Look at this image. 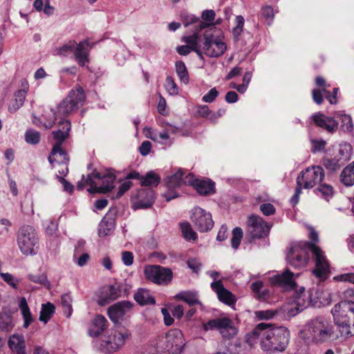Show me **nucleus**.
Instances as JSON below:
<instances>
[{"label":"nucleus","instance_id":"1","mask_svg":"<svg viewBox=\"0 0 354 354\" xmlns=\"http://www.w3.org/2000/svg\"><path fill=\"white\" fill-rule=\"evenodd\" d=\"M309 239L310 241H299L292 243L287 253V261L295 268L304 267L309 259L308 250L311 251L315 262L313 273L322 280L326 279L330 272V265L324 253L316 243L319 241L317 232L309 227Z\"/></svg>","mask_w":354,"mask_h":354},{"label":"nucleus","instance_id":"2","mask_svg":"<svg viewBox=\"0 0 354 354\" xmlns=\"http://www.w3.org/2000/svg\"><path fill=\"white\" fill-rule=\"evenodd\" d=\"M290 334L282 326H274L270 324L260 323L245 335V342L253 346L259 344L263 351H283L289 343Z\"/></svg>","mask_w":354,"mask_h":354},{"label":"nucleus","instance_id":"3","mask_svg":"<svg viewBox=\"0 0 354 354\" xmlns=\"http://www.w3.org/2000/svg\"><path fill=\"white\" fill-rule=\"evenodd\" d=\"M301 337L307 343L322 344L336 339L337 335L329 319L317 317L306 325Z\"/></svg>","mask_w":354,"mask_h":354},{"label":"nucleus","instance_id":"4","mask_svg":"<svg viewBox=\"0 0 354 354\" xmlns=\"http://www.w3.org/2000/svg\"><path fill=\"white\" fill-rule=\"evenodd\" d=\"M131 336V332L122 326L110 329L106 334L93 340L94 346L105 354H111L122 349Z\"/></svg>","mask_w":354,"mask_h":354},{"label":"nucleus","instance_id":"5","mask_svg":"<svg viewBox=\"0 0 354 354\" xmlns=\"http://www.w3.org/2000/svg\"><path fill=\"white\" fill-rule=\"evenodd\" d=\"M331 313L341 336L348 337L354 335V302L342 301L336 304Z\"/></svg>","mask_w":354,"mask_h":354},{"label":"nucleus","instance_id":"6","mask_svg":"<svg viewBox=\"0 0 354 354\" xmlns=\"http://www.w3.org/2000/svg\"><path fill=\"white\" fill-rule=\"evenodd\" d=\"M59 129L53 132L54 138L57 142L53 146L48 161L50 164L54 162L66 164L68 161L66 153L62 149V143L68 137L71 128L68 120H61L58 123Z\"/></svg>","mask_w":354,"mask_h":354},{"label":"nucleus","instance_id":"7","mask_svg":"<svg viewBox=\"0 0 354 354\" xmlns=\"http://www.w3.org/2000/svg\"><path fill=\"white\" fill-rule=\"evenodd\" d=\"M17 244L24 255H35L38 252V238L35 230L30 225L22 226L17 234Z\"/></svg>","mask_w":354,"mask_h":354},{"label":"nucleus","instance_id":"8","mask_svg":"<svg viewBox=\"0 0 354 354\" xmlns=\"http://www.w3.org/2000/svg\"><path fill=\"white\" fill-rule=\"evenodd\" d=\"M214 28L206 30L203 34V51L209 57H218L227 50V45L222 39L216 36Z\"/></svg>","mask_w":354,"mask_h":354},{"label":"nucleus","instance_id":"9","mask_svg":"<svg viewBox=\"0 0 354 354\" xmlns=\"http://www.w3.org/2000/svg\"><path fill=\"white\" fill-rule=\"evenodd\" d=\"M86 96L80 86L71 90L68 95L57 106L58 114L67 116L76 111L83 105Z\"/></svg>","mask_w":354,"mask_h":354},{"label":"nucleus","instance_id":"10","mask_svg":"<svg viewBox=\"0 0 354 354\" xmlns=\"http://www.w3.org/2000/svg\"><path fill=\"white\" fill-rule=\"evenodd\" d=\"M204 330H216L225 339L234 337L238 333V328L234 322L227 317H217L203 324Z\"/></svg>","mask_w":354,"mask_h":354},{"label":"nucleus","instance_id":"11","mask_svg":"<svg viewBox=\"0 0 354 354\" xmlns=\"http://www.w3.org/2000/svg\"><path fill=\"white\" fill-rule=\"evenodd\" d=\"M324 171L319 166H313L302 171L297 178V184L304 189H310L322 181Z\"/></svg>","mask_w":354,"mask_h":354},{"label":"nucleus","instance_id":"12","mask_svg":"<svg viewBox=\"0 0 354 354\" xmlns=\"http://www.w3.org/2000/svg\"><path fill=\"white\" fill-rule=\"evenodd\" d=\"M270 226L263 219L256 215L248 217L247 222V234L250 241L268 236Z\"/></svg>","mask_w":354,"mask_h":354},{"label":"nucleus","instance_id":"13","mask_svg":"<svg viewBox=\"0 0 354 354\" xmlns=\"http://www.w3.org/2000/svg\"><path fill=\"white\" fill-rule=\"evenodd\" d=\"M351 145L347 142L340 143L334 158L326 159L324 160V165L327 169L335 171L351 159Z\"/></svg>","mask_w":354,"mask_h":354},{"label":"nucleus","instance_id":"14","mask_svg":"<svg viewBox=\"0 0 354 354\" xmlns=\"http://www.w3.org/2000/svg\"><path fill=\"white\" fill-rule=\"evenodd\" d=\"M93 175L95 178L102 180V185L100 186L94 185L95 183L91 176H87L85 183L91 185V188L88 189V192L106 194L114 187L116 177L112 171H108L106 174L102 176L97 172L93 174Z\"/></svg>","mask_w":354,"mask_h":354},{"label":"nucleus","instance_id":"15","mask_svg":"<svg viewBox=\"0 0 354 354\" xmlns=\"http://www.w3.org/2000/svg\"><path fill=\"white\" fill-rule=\"evenodd\" d=\"M145 274L149 280L159 285H167L172 279V272L169 268L160 266H148L145 268Z\"/></svg>","mask_w":354,"mask_h":354},{"label":"nucleus","instance_id":"16","mask_svg":"<svg viewBox=\"0 0 354 354\" xmlns=\"http://www.w3.org/2000/svg\"><path fill=\"white\" fill-rule=\"evenodd\" d=\"M191 219L195 227L201 232H208L214 226L212 214L199 207L193 209Z\"/></svg>","mask_w":354,"mask_h":354},{"label":"nucleus","instance_id":"17","mask_svg":"<svg viewBox=\"0 0 354 354\" xmlns=\"http://www.w3.org/2000/svg\"><path fill=\"white\" fill-rule=\"evenodd\" d=\"M165 348L173 354H180L185 345L182 332L178 329L170 330L165 337Z\"/></svg>","mask_w":354,"mask_h":354},{"label":"nucleus","instance_id":"18","mask_svg":"<svg viewBox=\"0 0 354 354\" xmlns=\"http://www.w3.org/2000/svg\"><path fill=\"white\" fill-rule=\"evenodd\" d=\"M311 303V295L304 288H301L297 291L293 297L292 304L295 306V310L292 308L289 310L292 315H295L304 309L310 306Z\"/></svg>","mask_w":354,"mask_h":354},{"label":"nucleus","instance_id":"19","mask_svg":"<svg viewBox=\"0 0 354 354\" xmlns=\"http://www.w3.org/2000/svg\"><path fill=\"white\" fill-rule=\"evenodd\" d=\"M29 91V84L26 79H23L20 82L19 88L14 93V100L12 101L8 106V111L10 113H15L19 110L24 104L26 94Z\"/></svg>","mask_w":354,"mask_h":354},{"label":"nucleus","instance_id":"20","mask_svg":"<svg viewBox=\"0 0 354 354\" xmlns=\"http://www.w3.org/2000/svg\"><path fill=\"white\" fill-rule=\"evenodd\" d=\"M210 286L211 288L216 293L218 299L221 302L228 306H231L236 302L235 297L230 291L224 288L221 279L212 282Z\"/></svg>","mask_w":354,"mask_h":354},{"label":"nucleus","instance_id":"21","mask_svg":"<svg viewBox=\"0 0 354 354\" xmlns=\"http://www.w3.org/2000/svg\"><path fill=\"white\" fill-rule=\"evenodd\" d=\"M132 304L129 301H120L110 306L108 309V315L111 320L118 322L131 309Z\"/></svg>","mask_w":354,"mask_h":354},{"label":"nucleus","instance_id":"22","mask_svg":"<svg viewBox=\"0 0 354 354\" xmlns=\"http://www.w3.org/2000/svg\"><path fill=\"white\" fill-rule=\"evenodd\" d=\"M92 47L93 45L88 40L80 41L78 44L75 43L73 53L75 60L81 66H85L86 63L88 62L89 51Z\"/></svg>","mask_w":354,"mask_h":354},{"label":"nucleus","instance_id":"23","mask_svg":"<svg viewBox=\"0 0 354 354\" xmlns=\"http://www.w3.org/2000/svg\"><path fill=\"white\" fill-rule=\"evenodd\" d=\"M312 118L317 127L329 133H333L337 129L338 123L333 118L327 117L323 113H316L312 116Z\"/></svg>","mask_w":354,"mask_h":354},{"label":"nucleus","instance_id":"24","mask_svg":"<svg viewBox=\"0 0 354 354\" xmlns=\"http://www.w3.org/2000/svg\"><path fill=\"white\" fill-rule=\"evenodd\" d=\"M272 283L285 289H292L295 286L293 272L286 270L281 274H276L272 278Z\"/></svg>","mask_w":354,"mask_h":354},{"label":"nucleus","instance_id":"25","mask_svg":"<svg viewBox=\"0 0 354 354\" xmlns=\"http://www.w3.org/2000/svg\"><path fill=\"white\" fill-rule=\"evenodd\" d=\"M108 326L109 324L106 319L104 316L98 315L93 319L88 333L91 337H98L104 333Z\"/></svg>","mask_w":354,"mask_h":354},{"label":"nucleus","instance_id":"26","mask_svg":"<svg viewBox=\"0 0 354 354\" xmlns=\"http://www.w3.org/2000/svg\"><path fill=\"white\" fill-rule=\"evenodd\" d=\"M154 202V192L151 189H142L138 193V201L135 203L136 208H148Z\"/></svg>","mask_w":354,"mask_h":354},{"label":"nucleus","instance_id":"27","mask_svg":"<svg viewBox=\"0 0 354 354\" xmlns=\"http://www.w3.org/2000/svg\"><path fill=\"white\" fill-rule=\"evenodd\" d=\"M57 120L56 112L52 109L49 108L44 111L41 118L33 120V122L38 126H42L46 129H50L54 125Z\"/></svg>","mask_w":354,"mask_h":354},{"label":"nucleus","instance_id":"28","mask_svg":"<svg viewBox=\"0 0 354 354\" xmlns=\"http://www.w3.org/2000/svg\"><path fill=\"white\" fill-rule=\"evenodd\" d=\"M10 349L16 354H26L24 336L21 335H13L8 341Z\"/></svg>","mask_w":354,"mask_h":354},{"label":"nucleus","instance_id":"29","mask_svg":"<svg viewBox=\"0 0 354 354\" xmlns=\"http://www.w3.org/2000/svg\"><path fill=\"white\" fill-rule=\"evenodd\" d=\"M176 298L185 301L189 306L198 304L203 309V305L199 301L198 293L195 291L180 292L176 295Z\"/></svg>","mask_w":354,"mask_h":354},{"label":"nucleus","instance_id":"30","mask_svg":"<svg viewBox=\"0 0 354 354\" xmlns=\"http://www.w3.org/2000/svg\"><path fill=\"white\" fill-rule=\"evenodd\" d=\"M340 182L346 187L354 185V161L344 168L339 176Z\"/></svg>","mask_w":354,"mask_h":354},{"label":"nucleus","instance_id":"31","mask_svg":"<svg viewBox=\"0 0 354 354\" xmlns=\"http://www.w3.org/2000/svg\"><path fill=\"white\" fill-rule=\"evenodd\" d=\"M19 308L24 319L23 326L24 328H27L30 325V324L32 323L34 319L32 316V313L25 297H21L20 299Z\"/></svg>","mask_w":354,"mask_h":354},{"label":"nucleus","instance_id":"32","mask_svg":"<svg viewBox=\"0 0 354 354\" xmlns=\"http://www.w3.org/2000/svg\"><path fill=\"white\" fill-rule=\"evenodd\" d=\"M194 188L201 195H209L214 192V183L210 180H198L194 184Z\"/></svg>","mask_w":354,"mask_h":354},{"label":"nucleus","instance_id":"33","mask_svg":"<svg viewBox=\"0 0 354 354\" xmlns=\"http://www.w3.org/2000/svg\"><path fill=\"white\" fill-rule=\"evenodd\" d=\"M135 300L142 306L154 304L155 299L150 292L145 289L139 290L134 295Z\"/></svg>","mask_w":354,"mask_h":354},{"label":"nucleus","instance_id":"34","mask_svg":"<svg viewBox=\"0 0 354 354\" xmlns=\"http://www.w3.org/2000/svg\"><path fill=\"white\" fill-rule=\"evenodd\" d=\"M55 307L53 304L50 302L43 304L41 305V308L39 317V321L44 322V324H47L48 322L51 318L52 315L55 313Z\"/></svg>","mask_w":354,"mask_h":354},{"label":"nucleus","instance_id":"35","mask_svg":"<svg viewBox=\"0 0 354 354\" xmlns=\"http://www.w3.org/2000/svg\"><path fill=\"white\" fill-rule=\"evenodd\" d=\"M115 227L114 221L104 218L99 225L98 234L100 236L110 234Z\"/></svg>","mask_w":354,"mask_h":354},{"label":"nucleus","instance_id":"36","mask_svg":"<svg viewBox=\"0 0 354 354\" xmlns=\"http://www.w3.org/2000/svg\"><path fill=\"white\" fill-rule=\"evenodd\" d=\"M160 180V177L153 171L148 172L145 176L140 178V184L142 186H157Z\"/></svg>","mask_w":354,"mask_h":354},{"label":"nucleus","instance_id":"37","mask_svg":"<svg viewBox=\"0 0 354 354\" xmlns=\"http://www.w3.org/2000/svg\"><path fill=\"white\" fill-rule=\"evenodd\" d=\"M176 71L181 82L187 84L189 81V77L183 62L178 61L176 62Z\"/></svg>","mask_w":354,"mask_h":354},{"label":"nucleus","instance_id":"38","mask_svg":"<svg viewBox=\"0 0 354 354\" xmlns=\"http://www.w3.org/2000/svg\"><path fill=\"white\" fill-rule=\"evenodd\" d=\"M180 230L183 237L187 241H195L197 239V234L194 231L189 223H180Z\"/></svg>","mask_w":354,"mask_h":354},{"label":"nucleus","instance_id":"39","mask_svg":"<svg viewBox=\"0 0 354 354\" xmlns=\"http://www.w3.org/2000/svg\"><path fill=\"white\" fill-rule=\"evenodd\" d=\"M251 289L259 299H265L269 295L267 289H263V283L261 281H257L251 284Z\"/></svg>","mask_w":354,"mask_h":354},{"label":"nucleus","instance_id":"40","mask_svg":"<svg viewBox=\"0 0 354 354\" xmlns=\"http://www.w3.org/2000/svg\"><path fill=\"white\" fill-rule=\"evenodd\" d=\"M184 176V173L181 169H178V171L171 175L167 180V185L170 188H174L179 187L182 185V179Z\"/></svg>","mask_w":354,"mask_h":354},{"label":"nucleus","instance_id":"41","mask_svg":"<svg viewBox=\"0 0 354 354\" xmlns=\"http://www.w3.org/2000/svg\"><path fill=\"white\" fill-rule=\"evenodd\" d=\"M72 301V297L69 294H64L62 296V306L64 310V313L67 317H71L73 312Z\"/></svg>","mask_w":354,"mask_h":354},{"label":"nucleus","instance_id":"42","mask_svg":"<svg viewBox=\"0 0 354 354\" xmlns=\"http://www.w3.org/2000/svg\"><path fill=\"white\" fill-rule=\"evenodd\" d=\"M75 48V41H69L59 48H56L55 50V55L68 56L69 54L74 52Z\"/></svg>","mask_w":354,"mask_h":354},{"label":"nucleus","instance_id":"43","mask_svg":"<svg viewBox=\"0 0 354 354\" xmlns=\"http://www.w3.org/2000/svg\"><path fill=\"white\" fill-rule=\"evenodd\" d=\"M317 191L326 201H329L334 194L333 187L330 185L326 183L320 184L317 187Z\"/></svg>","mask_w":354,"mask_h":354},{"label":"nucleus","instance_id":"44","mask_svg":"<svg viewBox=\"0 0 354 354\" xmlns=\"http://www.w3.org/2000/svg\"><path fill=\"white\" fill-rule=\"evenodd\" d=\"M28 278L30 281L40 284L44 287H46L48 289H50V283L49 281L48 280L46 275L44 274H30L28 275Z\"/></svg>","mask_w":354,"mask_h":354},{"label":"nucleus","instance_id":"45","mask_svg":"<svg viewBox=\"0 0 354 354\" xmlns=\"http://www.w3.org/2000/svg\"><path fill=\"white\" fill-rule=\"evenodd\" d=\"M277 313L278 311L273 309L257 310L254 312V317L258 320H269L274 317Z\"/></svg>","mask_w":354,"mask_h":354},{"label":"nucleus","instance_id":"46","mask_svg":"<svg viewBox=\"0 0 354 354\" xmlns=\"http://www.w3.org/2000/svg\"><path fill=\"white\" fill-rule=\"evenodd\" d=\"M200 36L197 32L192 34V35L183 37L182 41L187 44L192 50H196V48L202 46L200 44Z\"/></svg>","mask_w":354,"mask_h":354},{"label":"nucleus","instance_id":"47","mask_svg":"<svg viewBox=\"0 0 354 354\" xmlns=\"http://www.w3.org/2000/svg\"><path fill=\"white\" fill-rule=\"evenodd\" d=\"M25 140L28 144L36 145L40 140V133L34 129H28L26 131Z\"/></svg>","mask_w":354,"mask_h":354},{"label":"nucleus","instance_id":"48","mask_svg":"<svg viewBox=\"0 0 354 354\" xmlns=\"http://www.w3.org/2000/svg\"><path fill=\"white\" fill-rule=\"evenodd\" d=\"M243 237V231L241 227H236L232 231L231 245L234 249H237Z\"/></svg>","mask_w":354,"mask_h":354},{"label":"nucleus","instance_id":"49","mask_svg":"<svg viewBox=\"0 0 354 354\" xmlns=\"http://www.w3.org/2000/svg\"><path fill=\"white\" fill-rule=\"evenodd\" d=\"M341 122V128L344 131H351L353 129V124L351 117L347 114H341L339 115Z\"/></svg>","mask_w":354,"mask_h":354},{"label":"nucleus","instance_id":"50","mask_svg":"<svg viewBox=\"0 0 354 354\" xmlns=\"http://www.w3.org/2000/svg\"><path fill=\"white\" fill-rule=\"evenodd\" d=\"M199 22V28L201 30L207 28L209 25L203 21H199V19L193 15H188L185 17L183 23L185 26H188L189 24Z\"/></svg>","mask_w":354,"mask_h":354},{"label":"nucleus","instance_id":"51","mask_svg":"<svg viewBox=\"0 0 354 354\" xmlns=\"http://www.w3.org/2000/svg\"><path fill=\"white\" fill-rule=\"evenodd\" d=\"M165 86L170 95H175L178 93V86L171 76L167 77Z\"/></svg>","mask_w":354,"mask_h":354},{"label":"nucleus","instance_id":"52","mask_svg":"<svg viewBox=\"0 0 354 354\" xmlns=\"http://www.w3.org/2000/svg\"><path fill=\"white\" fill-rule=\"evenodd\" d=\"M244 18L241 15H239L236 17V26L233 28L232 30L234 37L238 38L242 33L244 26Z\"/></svg>","mask_w":354,"mask_h":354},{"label":"nucleus","instance_id":"53","mask_svg":"<svg viewBox=\"0 0 354 354\" xmlns=\"http://www.w3.org/2000/svg\"><path fill=\"white\" fill-rule=\"evenodd\" d=\"M335 281H342L354 283V273L347 272L336 275L333 277Z\"/></svg>","mask_w":354,"mask_h":354},{"label":"nucleus","instance_id":"54","mask_svg":"<svg viewBox=\"0 0 354 354\" xmlns=\"http://www.w3.org/2000/svg\"><path fill=\"white\" fill-rule=\"evenodd\" d=\"M0 276L3 279V281L8 283L11 287L15 289L17 288L19 281L18 279H15L12 274L8 272H1Z\"/></svg>","mask_w":354,"mask_h":354},{"label":"nucleus","instance_id":"55","mask_svg":"<svg viewBox=\"0 0 354 354\" xmlns=\"http://www.w3.org/2000/svg\"><path fill=\"white\" fill-rule=\"evenodd\" d=\"M218 95V91L216 88H211L207 93H206L202 98L203 101L206 103L213 102Z\"/></svg>","mask_w":354,"mask_h":354},{"label":"nucleus","instance_id":"56","mask_svg":"<svg viewBox=\"0 0 354 354\" xmlns=\"http://www.w3.org/2000/svg\"><path fill=\"white\" fill-rule=\"evenodd\" d=\"M44 226L45 228L46 233L48 235H53L55 233L57 230V223L47 220L44 223Z\"/></svg>","mask_w":354,"mask_h":354},{"label":"nucleus","instance_id":"57","mask_svg":"<svg viewBox=\"0 0 354 354\" xmlns=\"http://www.w3.org/2000/svg\"><path fill=\"white\" fill-rule=\"evenodd\" d=\"M262 16L266 19L268 24H270L274 18V12L272 7L269 6H264L261 10Z\"/></svg>","mask_w":354,"mask_h":354},{"label":"nucleus","instance_id":"58","mask_svg":"<svg viewBox=\"0 0 354 354\" xmlns=\"http://www.w3.org/2000/svg\"><path fill=\"white\" fill-rule=\"evenodd\" d=\"M122 261L126 266H130L133 263V254L131 252L124 251L122 252Z\"/></svg>","mask_w":354,"mask_h":354},{"label":"nucleus","instance_id":"59","mask_svg":"<svg viewBox=\"0 0 354 354\" xmlns=\"http://www.w3.org/2000/svg\"><path fill=\"white\" fill-rule=\"evenodd\" d=\"M260 210L265 216L272 215L275 212L274 207L270 203H263L261 205Z\"/></svg>","mask_w":354,"mask_h":354},{"label":"nucleus","instance_id":"60","mask_svg":"<svg viewBox=\"0 0 354 354\" xmlns=\"http://www.w3.org/2000/svg\"><path fill=\"white\" fill-rule=\"evenodd\" d=\"M132 185L131 181L123 182L118 188V191L115 196L116 198H120L126 192H127Z\"/></svg>","mask_w":354,"mask_h":354},{"label":"nucleus","instance_id":"61","mask_svg":"<svg viewBox=\"0 0 354 354\" xmlns=\"http://www.w3.org/2000/svg\"><path fill=\"white\" fill-rule=\"evenodd\" d=\"M75 263L80 267L84 266L90 259V256L88 253L82 254L78 259H76V256H73Z\"/></svg>","mask_w":354,"mask_h":354},{"label":"nucleus","instance_id":"62","mask_svg":"<svg viewBox=\"0 0 354 354\" xmlns=\"http://www.w3.org/2000/svg\"><path fill=\"white\" fill-rule=\"evenodd\" d=\"M188 267L193 270L194 272L198 273L201 268V263L196 259H189L187 262Z\"/></svg>","mask_w":354,"mask_h":354},{"label":"nucleus","instance_id":"63","mask_svg":"<svg viewBox=\"0 0 354 354\" xmlns=\"http://www.w3.org/2000/svg\"><path fill=\"white\" fill-rule=\"evenodd\" d=\"M216 13L213 10H205L202 13V19L207 22H212L215 19Z\"/></svg>","mask_w":354,"mask_h":354},{"label":"nucleus","instance_id":"64","mask_svg":"<svg viewBox=\"0 0 354 354\" xmlns=\"http://www.w3.org/2000/svg\"><path fill=\"white\" fill-rule=\"evenodd\" d=\"M151 149V143L149 141H144L139 147V151L142 156H147Z\"/></svg>","mask_w":354,"mask_h":354}]
</instances>
